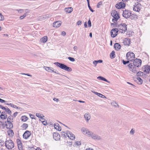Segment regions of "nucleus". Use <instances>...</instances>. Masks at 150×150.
I'll return each mask as SVG.
<instances>
[{
  "instance_id": "f257e3e1",
  "label": "nucleus",
  "mask_w": 150,
  "mask_h": 150,
  "mask_svg": "<svg viewBox=\"0 0 150 150\" xmlns=\"http://www.w3.org/2000/svg\"><path fill=\"white\" fill-rule=\"evenodd\" d=\"M134 60L132 63H130L128 65L129 67L131 69H132L133 66L135 67H139L141 65L142 61L140 59H136Z\"/></svg>"
},
{
  "instance_id": "f03ea898",
  "label": "nucleus",
  "mask_w": 150,
  "mask_h": 150,
  "mask_svg": "<svg viewBox=\"0 0 150 150\" xmlns=\"http://www.w3.org/2000/svg\"><path fill=\"white\" fill-rule=\"evenodd\" d=\"M54 64L56 65L57 66L59 67L61 69L69 72L72 71V69L69 67H67L66 65L64 64L60 63L58 62H55Z\"/></svg>"
},
{
  "instance_id": "7ed1b4c3",
  "label": "nucleus",
  "mask_w": 150,
  "mask_h": 150,
  "mask_svg": "<svg viewBox=\"0 0 150 150\" xmlns=\"http://www.w3.org/2000/svg\"><path fill=\"white\" fill-rule=\"evenodd\" d=\"M111 14L113 18L112 19V21L113 23H115L117 22L118 19L120 18V16L117 13V11L115 10H112L111 13Z\"/></svg>"
},
{
  "instance_id": "20e7f679",
  "label": "nucleus",
  "mask_w": 150,
  "mask_h": 150,
  "mask_svg": "<svg viewBox=\"0 0 150 150\" xmlns=\"http://www.w3.org/2000/svg\"><path fill=\"white\" fill-rule=\"evenodd\" d=\"M6 147L8 149H11L14 147V144L13 141L11 139L6 141L5 142Z\"/></svg>"
},
{
  "instance_id": "39448f33",
  "label": "nucleus",
  "mask_w": 150,
  "mask_h": 150,
  "mask_svg": "<svg viewBox=\"0 0 150 150\" xmlns=\"http://www.w3.org/2000/svg\"><path fill=\"white\" fill-rule=\"evenodd\" d=\"M123 16L125 18H127L129 17H130V18H132V16H134V15H132V13L129 11L127 10H125L123 11Z\"/></svg>"
},
{
  "instance_id": "423d86ee",
  "label": "nucleus",
  "mask_w": 150,
  "mask_h": 150,
  "mask_svg": "<svg viewBox=\"0 0 150 150\" xmlns=\"http://www.w3.org/2000/svg\"><path fill=\"white\" fill-rule=\"evenodd\" d=\"M126 57L127 59L130 61H132L135 58V55L132 52H129L127 53Z\"/></svg>"
},
{
  "instance_id": "0eeeda50",
  "label": "nucleus",
  "mask_w": 150,
  "mask_h": 150,
  "mask_svg": "<svg viewBox=\"0 0 150 150\" xmlns=\"http://www.w3.org/2000/svg\"><path fill=\"white\" fill-rule=\"evenodd\" d=\"M89 137H91L93 139L96 140H102V137L96 134L91 132Z\"/></svg>"
},
{
  "instance_id": "6e6552de",
  "label": "nucleus",
  "mask_w": 150,
  "mask_h": 150,
  "mask_svg": "<svg viewBox=\"0 0 150 150\" xmlns=\"http://www.w3.org/2000/svg\"><path fill=\"white\" fill-rule=\"evenodd\" d=\"M127 25L125 23H122L119 25L118 28H119L120 32L125 33L127 30Z\"/></svg>"
},
{
  "instance_id": "1a4fd4ad",
  "label": "nucleus",
  "mask_w": 150,
  "mask_h": 150,
  "mask_svg": "<svg viewBox=\"0 0 150 150\" xmlns=\"http://www.w3.org/2000/svg\"><path fill=\"white\" fill-rule=\"evenodd\" d=\"M141 8V5L139 2H137L135 3V5H134L133 7V10L135 11L139 12Z\"/></svg>"
},
{
  "instance_id": "9d476101",
  "label": "nucleus",
  "mask_w": 150,
  "mask_h": 150,
  "mask_svg": "<svg viewBox=\"0 0 150 150\" xmlns=\"http://www.w3.org/2000/svg\"><path fill=\"white\" fill-rule=\"evenodd\" d=\"M81 131L84 134L89 136L91 132H90L87 128L84 127L81 129Z\"/></svg>"
},
{
  "instance_id": "9b49d317",
  "label": "nucleus",
  "mask_w": 150,
  "mask_h": 150,
  "mask_svg": "<svg viewBox=\"0 0 150 150\" xmlns=\"http://www.w3.org/2000/svg\"><path fill=\"white\" fill-rule=\"evenodd\" d=\"M118 30L117 28H115L112 29L111 31V36L114 38L117 35Z\"/></svg>"
},
{
  "instance_id": "f8f14e48",
  "label": "nucleus",
  "mask_w": 150,
  "mask_h": 150,
  "mask_svg": "<svg viewBox=\"0 0 150 150\" xmlns=\"http://www.w3.org/2000/svg\"><path fill=\"white\" fill-rule=\"evenodd\" d=\"M30 132L27 130L24 133L23 135V137L24 138L27 139L30 136Z\"/></svg>"
},
{
  "instance_id": "ddd939ff",
  "label": "nucleus",
  "mask_w": 150,
  "mask_h": 150,
  "mask_svg": "<svg viewBox=\"0 0 150 150\" xmlns=\"http://www.w3.org/2000/svg\"><path fill=\"white\" fill-rule=\"evenodd\" d=\"M18 148L19 150H23V148L21 141L19 139H17L16 140Z\"/></svg>"
},
{
  "instance_id": "4468645a",
  "label": "nucleus",
  "mask_w": 150,
  "mask_h": 150,
  "mask_svg": "<svg viewBox=\"0 0 150 150\" xmlns=\"http://www.w3.org/2000/svg\"><path fill=\"white\" fill-rule=\"evenodd\" d=\"M67 135V137L71 140H74L75 138V135L71 132H67V134H66Z\"/></svg>"
},
{
  "instance_id": "2eb2a0df",
  "label": "nucleus",
  "mask_w": 150,
  "mask_h": 150,
  "mask_svg": "<svg viewBox=\"0 0 150 150\" xmlns=\"http://www.w3.org/2000/svg\"><path fill=\"white\" fill-rule=\"evenodd\" d=\"M54 139L56 140H58L60 139V135L57 133H54L53 134Z\"/></svg>"
},
{
  "instance_id": "dca6fc26",
  "label": "nucleus",
  "mask_w": 150,
  "mask_h": 150,
  "mask_svg": "<svg viewBox=\"0 0 150 150\" xmlns=\"http://www.w3.org/2000/svg\"><path fill=\"white\" fill-rule=\"evenodd\" d=\"M62 24V22L60 21H56L53 23V26L54 27H59Z\"/></svg>"
},
{
  "instance_id": "f3484780",
  "label": "nucleus",
  "mask_w": 150,
  "mask_h": 150,
  "mask_svg": "<svg viewBox=\"0 0 150 150\" xmlns=\"http://www.w3.org/2000/svg\"><path fill=\"white\" fill-rule=\"evenodd\" d=\"M150 71V66L146 65L143 71L146 74H149Z\"/></svg>"
},
{
  "instance_id": "a211bd4d",
  "label": "nucleus",
  "mask_w": 150,
  "mask_h": 150,
  "mask_svg": "<svg viewBox=\"0 0 150 150\" xmlns=\"http://www.w3.org/2000/svg\"><path fill=\"white\" fill-rule=\"evenodd\" d=\"M84 116L85 120L87 122H88V120L90 119V115L88 113H86L85 114Z\"/></svg>"
},
{
  "instance_id": "6ab92c4d",
  "label": "nucleus",
  "mask_w": 150,
  "mask_h": 150,
  "mask_svg": "<svg viewBox=\"0 0 150 150\" xmlns=\"http://www.w3.org/2000/svg\"><path fill=\"white\" fill-rule=\"evenodd\" d=\"M6 126L7 128L9 129L12 128L13 127V124L11 122H7Z\"/></svg>"
},
{
  "instance_id": "aec40b11",
  "label": "nucleus",
  "mask_w": 150,
  "mask_h": 150,
  "mask_svg": "<svg viewBox=\"0 0 150 150\" xmlns=\"http://www.w3.org/2000/svg\"><path fill=\"white\" fill-rule=\"evenodd\" d=\"M114 47L116 50H118L121 48V45L119 43H116L115 44Z\"/></svg>"
},
{
  "instance_id": "412c9836",
  "label": "nucleus",
  "mask_w": 150,
  "mask_h": 150,
  "mask_svg": "<svg viewBox=\"0 0 150 150\" xmlns=\"http://www.w3.org/2000/svg\"><path fill=\"white\" fill-rule=\"evenodd\" d=\"M44 68L47 71L49 72H54L53 68L47 67H44Z\"/></svg>"
},
{
  "instance_id": "4be33fe9",
  "label": "nucleus",
  "mask_w": 150,
  "mask_h": 150,
  "mask_svg": "<svg viewBox=\"0 0 150 150\" xmlns=\"http://www.w3.org/2000/svg\"><path fill=\"white\" fill-rule=\"evenodd\" d=\"M97 79H99V80L105 81L108 82V83H110V82L109 81H108L105 78H104L102 76H98L97 77Z\"/></svg>"
},
{
  "instance_id": "5701e85b",
  "label": "nucleus",
  "mask_w": 150,
  "mask_h": 150,
  "mask_svg": "<svg viewBox=\"0 0 150 150\" xmlns=\"http://www.w3.org/2000/svg\"><path fill=\"white\" fill-rule=\"evenodd\" d=\"M92 92L94 93L95 94L97 95L99 97H100L102 98H106V97H105V96L102 95V94H101V93H99L97 92Z\"/></svg>"
},
{
  "instance_id": "b1692460",
  "label": "nucleus",
  "mask_w": 150,
  "mask_h": 150,
  "mask_svg": "<svg viewBox=\"0 0 150 150\" xmlns=\"http://www.w3.org/2000/svg\"><path fill=\"white\" fill-rule=\"evenodd\" d=\"M66 12L68 13H70L73 11V8L72 7H69L67 8H66L65 10Z\"/></svg>"
},
{
  "instance_id": "393cba45",
  "label": "nucleus",
  "mask_w": 150,
  "mask_h": 150,
  "mask_svg": "<svg viewBox=\"0 0 150 150\" xmlns=\"http://www.w3.org/2000/svg\"><path fill=\"white\" fill-rule=\"evenodd\" d=\"M28 127V125L26 123H23L21 126V127L23 129H26Z\"/></svg>"
},
{
  "instance_id": "a878e982",
  "label": "nucleus",
  "mask_w": 150,
  "mask_h": 150,
  "mask_svg": "<svg viewBox=\"0 0 150 150\" xmlns=\"http://www.w3.org/2000/svg\"><path fill=\"white\" fill-rule=\"evenodd\" d=\"M103 62L102 60H94L93 61V63L95 66H96L98 63H101Z\"/></svg>"
},
{
  "instance_id": "bb28decb",
  "label": "nucleus",
  "mask_w": 150,
  "mask_h": 150,
  "mask_svg": "<svg viewBox=\"0 0 150 150\" xmlns=\"http://www.w3.org/2000/svg\"><path fill=\"white\" fill-rule=\"evenodd\" d=\"M47 36H45L40 39V41L43 43H45L47 41Z\"/></svg>"
},
{
  "instance_id": "cd10ccee",
  "label": "nucleus",
  "mask_w": 150,
  "mask_h": 150,
  "mask_svg": "<svg viewBox=\"0 0 150 150\" xmlns=\"http://www.w3.org/2000/svg\"><path fill=\"white\" fill-rule=\"evenodd\" d=\"M8 134L9 136H12L14 134L13 130L10 129H9L8 131Z\"/></svg>"
},
{
  "instance_id": "c85d7f7f",
  "label": "nucleus",
  "mask_w": 150,
  "mask_h": 150,
  "mask_svg": "<svg viewBox=\"0 0 150 150\" xmlns=\"http://www.w3.org/2000/svg\"><path fill=\"white\" fill-rule=\"evenodd\" d=\"M21 120L23 122H25L28 120V118L26 116H23L21 117Z\"/></svg>"
},
{
  "instance_id": "c756f323",
  "label": "nucleus",
  "mask_w": 150,
  "mask_h": 150,
  "mask_svg": "<svg viewBox=\"0 0 150 150\" xmlns=\"http://www.w3.org/2000/svg\"><path fill=\"white\" fill-rule=\"evenodd\" d=\"M119 4L121 8H123L125 6V4L122 2H120Z\"/></svg>"
},
{
  "instance_id": "7c9ffc66",
  "label": "nucleus",
  "mask_w": 150,
  "mask_h": 150,
  "mask_svg": "<svg viewBox=\"0 0 150 150\" xmlns=\"http://www.w3.org/2000/svg\"><path fill=\"white\" fill-rule=\"evenodd\" d=\"M115 52L113 51L110 54V56L111 58H114L115 57Z\"/></svg>"
},
{
  "instance_id": "2f4dec72",
  "label": "nucleus",
  "mask_w": 150,
  "mask_h": 150,
  "mask_svg": "<svg viewBox=\"0 0 150 150\" xmlns=\"http://www.w3.org/2000/svg\"><path fill=\"white\" fill-rule=\"evenodd\" d=\"M66 134H67V132L65 133L64 132H62L61 134V136L64 138H66L67 137V135Z\"/></svg>"
},
{
  "instance_id": "473e14b6",
  "label": "nucleus",
  "mask_w": 150,
  "mask_h": 150,
  "mask_svg": "<svg viewBox=\"0 0 150 150\" xmlns=\"http://www.w3.org/2000/svg\"><path fill=\"white\" fill-rule=\"evenodd\" d=\"M124 43L125 45H129L130 44V41L129 40L127 39L125 40Z\"/></svg>"
},
{
  "instance_id": "72a5a7b5",
  "label": "nucleus",
  "mask_w": 150,
  "mask_h": 150,
  "mask_svg": "<svg viewBox=\"0 0 150 150\" xmlns=\"http://www.w3.org/2000/svg\"><path fill=\"white\" fill-rule=\"evenodd\" d=\"M111 105L115 107H118V105L115 101H113L111 103Z\"/></svg>"
},
{
  "instance_id": "f704fd0d",
  "label": "nucleus",
  "mask_w": 150,
  "mask_h": 150,
  "mask_svg": "<svg viewBox=\"0 0 150 150\" xmlns=\"http://www.w3.org/2000/svg\"><path fill=\"white\" fill-rule=\"evenodd\" d=\"M29 11L26 12V13H25L24 14L23 16H21L20 18L21 19H22L27 16V13H29Z\"/></svg>"
},
{
  "instance_id": "c9c22d12",
  "label": "nucleus",
  "mask_w": 150,
  "mask_h": 150,
  "mask_svg": "<svg viewBox=\"0 0 150 150\" xmlns=\"http://www.w3.org/2000/svg\"><path fill=\"white\" fill-rule=\"evenodd\" d=\"M36 116L38 117L42 118L44 117L43 115L39 113H36Z\"/></svg>"
},
{
  "instance_id": "e433bc0d",
  "label": "nucleus",
  "mask_w": 150,
  "mask_h": 150,
  "mask_svg": "<svg viewBox=\"0 0 150 150\" xmlns=\"http://www.w3.org/2000/svg\"><path fill=\"white\" fill-rule=\"evenodd\" d=\"M136 67H132V69H132V71L134 73H136L137 72V70H136Z\"/></svg>"
},
{
  "instance_id": "4c0bfd02",
  "label": "nucleus",
  "mask_w": 150,
  "mask_h": 150,
  "mask_svg": "<svg viewBox=\"0 0 150 150\" xmlns=\"http://www.w3.org/2000/svg\"><path fill=\"white\" fill-rule=\"evenodd\" d=\"M12 117H13L12 116H8L7 118V122H11V119H13L12 118Z\"/></svg>"
},
{
  "instance_id": "58836bf2",
  "label": "nucleus",
  "mask_w": 150,
  "mask_h": 150,
  "mask_svg": "<svg viewBox=\"0 0 150 150\" xmlns=\"http://www.w3.org/2000/svg\"><path fill=\"white\" fill-rule=\"evenodd\" d=\"M137 75L138 76H141L143 75V73L141 71L138 72L137 74Z\"/></svg>"
},
{
  "instance_id": "ea45409f",
  "label": "nucleus",
  "mask_w": 150,
  "mask_h": 150,
  "mask_svg": "<svg viewBox=\"0 0 150 150\" xmlns=\"http://www.w3.org/2000/svg\"><path fill=\"white\" fill-rule=\"evenodd\" d=\"M4 16L2 15V14L0 13V21H2L4 20Z\"/></svg>"
},
{
  "instance_id": "a19ab883",
  "label": "nucleus",
  "mask_w": 150,
  "mask_h": 150,
  "mask_svg": "<svg viewBox=\"0 0 150 150\" xmlns=\"http://www.w3.org/2000/svg\"><path fill=\"white\" fill-rule=\"evenodd\" d=\"M10 106L14 108H18V107H17L16 105L13 104L12 103H10Z\"/></svg>"
},
{
  "instance_id": "79ce46f5",
  "label": "nucleus",
  "mask_w": 150,
  "mask_h": 150,
  "mask_svg": "<svg viewBox=\"0 0 150 150\" xmlns=\"http://www.w3.org/2000/svg\"><path fill=\"white\" fill-rule=\"evenodd\" d=\"M6 112L9 115H11L12 113L11 111L9 108H8V109H7V110Z\"/></svg>"
},
{
  "instance_id": "37998d69",
  "label": "nucleus",
  "mask_w": 150,
  "mask_h": 150,
  "mask_svg": "<svg viewBox=\"0 0 150 150\" xmlns=\"http://www.w3.org/2000/svg\"><path fill=\"white\" fill-rule=\"evenodd\" d=\"M68 59L69 60H70V61H71V62H74L75 61L73 57H68Z\"/></svg>"
},
{
  "instance_id": "c03bdc74",
  "label": "nucleus",
  "mask_w": 150,
  "mask_h": 150,
  "mask_svg": "<svg viewBox=\"0 0 150 150\" xmlns=\"http://www.w3.org/2000/svg\"><path fill=\"white\" fill-rule=\"evenodd\" d=\"M129 60H128V61H125L124 60H122V62L125 65L127 64H128L129 62Z\"/></svg>"
},
{
  "instance_id": "a18cd8bd",
  "label": "nucleus",
  "mask_w": 150,
  "mask_h": 150,
  "mask_svg": "<svg viewBox=\"0 0 150 150\" xmlns=\"http://www.w3.org/2000/svg\"><path fill=\"white\" fill-rule=\"evenodd\" d=\"M135 133V130L133 129H132L130 132V133L131 134L133 135Z\"/></svg>"
},
{
  "instance_id": "49530a36",
  "label": "nucleus",
  "mask_w": 150,
  "mask_h": 150,
  "mask_svg": "<svg viewBox=\"0 0 150 150\" xmlns=\"http://www.w3.org/2000/svg\"><path fill=\"white\" fill-rule=\"evenodd\" d=\"M88 8L89 9V10L92 12H93L94 11L93 10L91 7L90 6V4H88Z\"/></svg>"
},
{
  "instance_id": "de8ad7c7",
  "label": "nucleus",
  "mask_w": 150,
  "mask_h": 150,
  "mask_svg": "<svg viewBox=\"0 0 150 150\" xmlns=\"http://www.w3.org/2000/svg\"><path fill=\"white\" fill-rule=\"evenodd\" d=\"M137 80L139 81V82H140L141 84H142L143 83V80L140 77L137 78Z\"/></svg>"
},
{
  "instance_id": "09e8293b",
  "label": "nucleus",
  "mask_w": 150,
  "mask_h": 150,
  "mask_svg": "<svg viewBox=\"0 0 150 150\" xmlns=\"http://www.w3.org/2000/svg\"><path fill=\"white\" fill-rule=\"evenodd\" d=\"M102 5V2L100 1L99 2L97 6V8H99L100 7V6Z\"/></svg>"
},
{
  "instance_id": "8fccbe9b",
  "label": "nucleus",
  "mask_w": 150,
  "mask_h": 150,
  "mask_svg": "<svg viewBox=\"0 0 150 150\" xmlns=\"http://www.w3.org/2000/svg\"><path fill=\"white\" fill-rule=\"evenodd\" d=\"M4 142L1 140H0V146H2L4 144Z\"/></svg>"
},
{
  "instance_id": "3c124183",
  "label": "nucleus",
  "mask_w": 150,
  "mask_h": 150,
  "mask_svg": "<svg viewBox=\"0 0 150 150\" xmlns=\"http://www.w3.org/2000/svg\"><path fill=\"white\" fill-rule=\"evenodd\" d=\"M115 7L117 9H121V8H120V6L119 3H118V4H117L116 5Z\"/></svg>"
},
{
  "instance_id": "603ef678",
  "label": "nucleus",
  "mask_w": 150,
  "mask_h": 150,
  "mask_svg": "<svg viewBox=\"0 0 150 150\" xmlns=\"http://www.w3.org/2000/svg\"><path fill=\"white\" fill-rule=\"evenodd\" d=\"M88 26L89 27H91V20L90 19H89L88 21Z\"/></svg>"
},
{
  "instance_id": "864d4df0",
  "label": "nucleus",
  "mask_w": 150,
  "mask_h": 150,
  "mask_svg": "<svg viewBox=\"0 0 150 150\" xmlns=\"http://www.w3.org/2000/svg\"><path fill=\"white\" fill-rule=\"evenodd\" d=\"M59 126V125L57 123H55L54 125V127L56 129H57V128Z\"/></svg>"
},
{
  "instance_id": "5fc2aeb1",
  "label": "nucleus",
  "mask_w": 150,
  "mask_h": 150,
  "mask_svg": "<svg viewBox=\"0 0 150 150\" xmlns=\"http://www.w3.org/2000/svg\"><path fill=\"white\" fill-rule=\"evenodd\" d=\"M76 144L77 145L79 146L81 144V142L80 141L76 142Z\"/></svg>"
},
{
  "instance_id": "6e6d98bb",
  "label": "nucleus",
  "mask_w": 150,
  "mask_h": 150,
  "mask_svg": "<svg viewBox=\"0 0 150 150\" xmlns=\"http://www.w3.org/2000/svg\"><path fill=\"white\" fill-rule=\"evenodd\" d=\"M43 124L45 125H47V121L46 120H44L42 121Z\"/></svg>"
},
{
  "instance_id": "4d7b16f0",
  "label": "nucleus",
  "mask_w": 150,
  "mask_h": 150,
  "mask_svg": "<svg viewBox=\"0 0 150 150\" xmlns=\"http://www.w3.org/2000/svg\"><path fill=\"white\" fill-rule=\"evenodd\" d=\"M82 23V21H79L77 22V25H81Z\"/></svg>"
},
{
  "instance_id": "13d9d810",
  "label": "nucleus",
  "mask_w": 150,
  "mask_h": 150,
  "mask_svg": "<svg viewBox=\"0 0 150 150\" xmlns=\"http://www.w3.org/2000/svg\"><path fill=\"white\" fill-rule=\"evenodd\" d=\"M18 113L17 112H15L13 114V116H14V117H15L17 115Z\"/></svg>"
},
{
  "instance_id": "bf43d9fd",
  "label": "nucleus",
  "mask_w": 150,
  "mask_h": 150,
  "mask_svg": "<svg viewBox=\"0 0 150 150\" xmlns=\"http://www.w3.org/2000/svg\"><path fill=\"white\" fill-rule=\"evenodd\" d=\"M5 102H6V101L5 100L0 98V102H1V103H5Z\"/></svg>"
},
{
  "instance_id": "052dcab7",
  "label": "nucleus",
  "mask_w": 150,
  "mask_h": 150,
  "mask_svg": "<svg viewBox=\"0 0 150 150\" xmlns=\"http://www.w3.org/2000/svg\"><path fill=\"white\" fill-rule=\"evenodd\" d=\"M57 129L59 131H61V127H60V126H59L57 128Z\"/></svg>"
},
{
  "instance_id": "680f3d73",
  "label": "nucleus",
  "mask_w": 150,
  "mask_h": 150,
  "mask_svg": "<svg viewBox=\"0 0 150 150\" xmlns=\"http://www.w3.org/2000/svg\"><path fill=\"white\" fill-rule=\"evenodd\" d=\"M66 34V32L64 31H63L62 32L61 35L63 36H65Z\"/></svg>"
},
{
  "instance_id": "e2e57ef3",
  "label": "nucleus",
  "mask_w": 150,
  "mask_h": 150,
  "mask_svg": "<svg viewBox=\"0 0 150 150\" xmlns=\"http://www.w3.org/2000/svg\"><path fill=\"white\" fill-rule=\"evenodd\" d=\"M23 74V75H27L28 76H32V75H31L28 74H24V73H23V74Z\"/></svg>"
},
{
  "instance_id": "0e129e2a",
  "label": "nucleus",
  "mask_w": 150,
  "mask_h": 150,
  "mask_svg": "<svg viewBox=\"0 0 150 150\" xmlns=\"http://www.w3.org/2000/svg\"><path fill=\"white\" fill-rule=\"evenodd\" d=\"M53 100L54 101H56L57 102H58L59 101V100L58 99L55 98H54Z\"/></svg>"
},
{
  "instance_id": "69168bd1",
  "label": "nucleus",
  "mask_w": 150,
  "mask_h": 150,
  "mask_svg": "<svg viewBox=\"0 0 150 150\" xmlns=\"http://www.w3.org/2000/svg\"><path fill=\"white\" fill-rule=\"evenodd\" d=\"M30 117L32 118V119H34V115H33L32 114H30Z\"/></svg>"
},
{
  "instance_id": "338daca9",
  "label": "nucleus",
  "mask_w": 150,
  "mask_h": 150,
  "mask_svg": "<svg viewBox=\"0 0 150 150\" xmlns=\"http://www.w3.org/2000/svg\"><path fill=\"white\" fill-rule=\"evenodd\" d=\"M84 26L85 28H87V22H86L84 23Z\"/></svg>"
},
{
  "instance_id": "774afa93",
  "label": "nucleus",
  "mask_w": 150,
  "mask_h": 150,
  "mask_svg": "<svg viewBox=\"0 0 150 150\" xmlns=\"http://www.w3.org/2000/svg\"><path fill=\"white\" fill-rule=\"evenodd\" d=\"M86 150H94L93 149L91 148H87Z\"/></svg>"
}]
</instances>
